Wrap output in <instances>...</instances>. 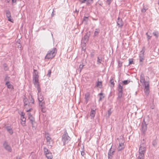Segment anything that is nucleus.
Segmentation results:
<instances>
[{"label": "nucleus", "mask_w": 159, "mask_h": 159, "mask_svg": "<svg viewBox=\"0 0 159 159\" xmlns=\"http://www.w3.org/2000/svg\"><path fill=\"white\" fill-rule=\"evenodd\" d=\"M140 81L142 84L144 86L145 88L144 90L145 94L147 96H148L149 93V83L148 81H145L144 76L143 73H141V74Z\"/></svg>", "instance_id": "1"}, {"label": "nucleus", "mask_w": 159, "mask_h": 159, "mask_svg": "<svg viewBox=\"0 0 159 159\" xmlns=\"http://www.w3.org/2000/svg\"><path fill=\"white\" fill-rule=\"evenodd\" d=\"M140 144L139 151V156L137 159H144L145 153L146 151V145L144 139Z\"/></svg>", "instance_id": "2"}, {"label": "nucleus", "mask_w": 159, "mask_h": 159, "mask_svg": "<svg viewBox=\"0 0 159 159\" xmlns=\"http://www.w3.org/2000/svg\"><path fill=\"white\" fill-rule=\"evenodd\" d=\"M57 50L56 48H53L51 50L49 51L45 57V59H52L56 55Z\"/></svg>", "instance_id": "3"}, {"label": "nucleus", "mask_w": 159, "mask_h": 159, "mask_svg": "<svg viewBox=\"0 0 159 159\" xmlns=\"http://www.w3.org/2000/svg\"><path fill=\"white\" fill-rule=\"evenodd\" d=\"M70 140V137L68 136V133L66 131L62 137V141L63 143V145H65Z\"/></svg>", "instance_id": "4"}, {"label": "nucleus", "mask_w": 159, "mask_h": 159, "mask_svg": "<svg viewBox=\"0 0 159 159\" xmlns=\"http://www.w3.org/2000/svg\"><path fill=\"white\" fill-rule=\"evenodd\" d=\"M28 119H29L30 122L32 124L33 129H35L37 126V123L35 121L34 118L30 113H28Z\"/></svg>", "instance_id": "5"}, {"label": "nucleus", "mask_w": 159, "mask_h": 159, "mask_svg": "<svg viewBox=\"0 0 159 159\" xmlns=\"http://www.w3.org/2000/svg\"><path fill=\"white\" fill-rule=\"evenodd\" d=\"M145 52V47H143L142 50L140 51V53L139 54V62H143L144 60V52Z\"/></svg>", "instance_id": "6"}, {"label": "nucleus", "mask_w": 159, "mask_h": 159, "mask_svg": "<svg viewBox=\"0 0 159 159\" xmlns=\"http://www.w3.org/2000/svg\"><path fill=\"white\" fill-rule=\"evenodd\" d=\"M148 124L146 123L144 120L143 122L142 123V131L143 134H145V132L147 129V125Z\"/></svg>", "instance_id": "7"}, {"label": "nucleus", "mask_w": 159, "mask_h": 159, "mask_svg": "<svg viewBox=\"0 0 159 159\" xmlns=\"http://www.w3.org/2000/svg\"><path fill=\"white\" fill-rule=\"evenodd\" d=\"M33 83L35 85V86L36 88H37L38 93H39L41 91V89L39 86V80H33Z\"/></svg>", "instance_id": "8"}, {"label": "nucleus", "mask_w": 159, "mask_h": 159, "mask_svg": "<svg viewBox=\"0 0 159 159\" xmlns=\"http://www.w3.org/2000/svg\"><path fill=\"white\" fill-rule=\"evenodd\" d=\"M112 146L111 147V148L110 149L108 152V159H111L112 158L113 155L114 154V149L112 148Z\"/></svg>", "instance_id": "9"}, {"label": "nucleus", "mask_w": 159, "mask_h": 159, "mask_svg": "<svg viewBox=\"0 0 159 159\" xmlns=\"http://www.w3.org/2000/svg\"><path fill=\"white\" fill-rule=\"evenodd\" d=\"M34 72L33 74V80H38L39 75L38 73L36 70H34Z\"/></svg>", "instance_id": "10"}, {"label": "nucleus", "mask_w": 159, "mask_h": 159, "mask_svg": "<svg viewBox=\"0 0 159 159\" xmlns=\"http://www.w3.org/2000/svg\"><path fill=\"white\" fill-rule=\"evenodd\" d=\"M93 0H80L81 3H86L87 6H89L93 2Z\"/></svg>", "instance_id": "11"}, {"label": "nucleus", "mask_w": 159, "mask_h": 159, "mask_svg": "<svg viewBox=\"0 0 159 159\" xmlns=\"http://www.w3.org/2000/svg\"><path fill=\"white\" fill-rule=\"evenodd\" d=\"M117 25L119 27L121 28L123 25V23L121 19L118 17L117 20Z\"/></svg>", "instance_id": "12"}, {"label": "nucleus", "mask_w": 159, "mask_h": 159, "mask_svg": "<svg viewBox=\"0 0 159 159\" xmlns=\"http://www.w3.org/2000/svg\"><path fill=\"white\" fill-rule=\"evenodd\" d=\"M23 102L25 108H27L30 105V103L28 102L27 98L25 97L23 99Z\"/></svg>", "instance_id": "13"}, {"label": "nucleus", "mask_w": 159, "mask_h": 159, "mask_svg": "<svg viewBox=\"0 0 159 159\" xmlns=\"http://www.w3.org/2000/svg\"><path fill=\"white\" fill-rule=\"evenodd\" d=\"M3 146L4 148L7 150L8 151H10V146L8 144V143H7V141H5L4 142Z\"/></svg>", "instance_id": "14"}, {"label": "nucleus", "mask_w": 159, "mask_h": 159, "mask_svg": "<svg viewBox=\"0 0 159 159\" xmlns=\"http://www.w3.org/2000/svg\"><path fill=\"white\" fill-rule=\"evenodd\" d=\"M5 80L6 81V84L7 85L8 88L10 89V83L9 82V77L6 76Z\"/></svg>", "instance_id": "15"}, {"label": "nucleus", "mask_w": 159, "mask_h": 159, "mask_svg": "<svg viewBox=\"0 0 159 159\" xmlns=\"http://www.w3.org/2000/svg\"><path fill=\"white\" fill-rule=\"evenodd\" d=\"M45 138H46L47 144L49 145L50 143L52 142V140L51 139V138L49 136L48 134H46L45 135Z\"/></svg>", "instance_id": "16"}, {"label": "nucleus", "mask_w": 159, "mask_h": 159, "mask_svg": "<svg viewBox=\"0 0 159 159\" xmlns=\"http://www.w3.org/2000/svg\"><path fill=\"white\" fill-rule=\"evenodd\" d=\"M38 99L39 102H41L43 101V97L41 94L39 93H38Z\"/></svg>", "instance_id": "17"}, {"label": "nucleus", "mask_w": 159, "mask_h": 159, "mask_svg": "<svg viewBox=\"0 0 159 159\" xmlns=\"http://www.w3.org/2000/svg\"><path fill=\"white\" fill-rule=\"evenodd\" d=\"M124 148V143H119V145L117 148L118 151H120Z\"/></svg>", "instance_id": "18"}, {"label": "nucleus", "mask_w": 159, "mask_h": 159, "mask_svg": "<svg viewBox=\"0 0 159 159\" xmlns=\"http://www.w3.org/2000/svg\"><path fill=\"white\" fill-rule=\"evenodd\" d=\"M45 155L48 159H52V156L51 152H49L46 153Z\"/></svg>", "instance_id": "19"}, {"label": "nucleus", "mask_w": 159, "mask_h": 159, "mask_svg": "<svg viewBox=\"0 0 159 159\" xmlns=\"http://www.w3.org/2000/svg\"><path fill=\"white\" fill-rule=\"evenodd\" d=\"M95 113L96 112L95 110L91 109L90 114V116H91V118H93L94 117Z\"/></svg>", "instance_id": "20"}, {"label": "nucleus", "mask_w": 159, "mask_h": 159, "mask_svg": "<svg viewBox=\"0 0 159 159\" xmlns=\"http://www.w3.org/2000/svg\"><path fill=\"white\" fill-rule=\"evenodd\" d=\"M6 15L7 17L8 18V20L10 21V12L9 10L6 11Z\"/></svg>", "instance_id": "21"}, {"label": "nucleus", "mask_w": 159, "mask_h": 159, "mask_svg": "<svg viewBox=\"0 0 159 159\" xmlns=\"http://www.w3.org/2000/svg\"><path fill=\"white\" fill-rule=\"evenodd\" d=\"M20 39H18L16 43V45L18 48H21V44L20 43Z\"/></svg>", "instance_id": "22"}, {"label": "nucleus", "mask_w": 159, "mask_h": 159, "mask_svg": "<svg viewBox=\"0 0 159 159\" xmlns=\"http://www.w3.org/2000/svg\"><path fill=\"white\" fill-rule=\"evenodd\" d=\"M118 90L119 92H123V87L122 86L120 85V83L118 85Z\"/></svg>", "instance_id": "23"}, {"label": "nucleus", "mask_w": 159, "mask_h": 159, "mask_svg": "<svg viewBox=\"0 0 159 159\" xmlns=\"http://www.w3.org/2000/svg\"><path fill=\"white\" fill-rule=\"evenodd\" d=\"M39 102V106L40 107H45V103L44 101H41Z\"/></svg>", "instance_id": "24"}, {"label": "nucleus", "mask_w": 159, "mask_h": 159, "mask_svg": "<svg viewBox=\"0 0 159 159\" xmlns=\"http://www.w3.org/2000/svg\"><path fill=\"white\" fill-rule=\"evenodd\" d=\"M96 86L100 88H101L102 87V82L101 81H98L97 82Z\"/></svg>", "instance_id": "25"}, {"label": "nucleus", "mask_w": 159, "mask_h": 159, "mask_svg": "<svg viewBox=\"0 0 159 159\" xmlns=\"http://www.w3.org/2000/svg\"><path fill=\"white\" fill-rule=\"evenodd\" d=\"M123 92H119L118 93V98H117V99L119 101H121V98L122 94Z\"/></svg>", "instance_id": "26"}, {"label": "nucleus", "mask_w": 159, "mask_h": 159, "mask_svg": "<svg viewBox=\"0 0 159 159\" xmlns=\"http://www.w3.org/2000/svg\"><path fill=\"white\" fill-rule=\"evenodd\" d=\"M102 57H98V60L97 61V63L98 64H99L101 63V62L102 61Z\"/></svg>", "instance_id": "27"}, {"label": "nucleus", "mask_w": 159, "mask_h": 159, "mask_svg": "<svg viewBox=\"0 0 159 159\" xmlns=\"http://www.w3.org/2000/svg\"><path fill=\"white\" fill-rule=\"evenodd\" d=\"M100 30L99 29H96L94 33V36H97L98 35Z\"/></svg>", "instance_id": "28"}, {"label": "nucleus", "mask_w": 159, "mask_h": 159, "mask_svg": "<svg viewBox=\"0 0 159 159\" xmlns=\"http://www.w3.org/2000/svg\"><path fill=\"white\" fill-rule=\"evenodd\" d=\"M148 9V8L147 6H146L145 5L144 6L143 8L141 10V12L143 13H144L146 11V10Z\"/></svg>", "instance_id": "29"}, {"label": "nucleus", "mask_w": 159, "mask_h": 159, "mask_svg": "<svg viewBox=\"0 0 159 159\" xmlns=\"http://www.w3.org/2000/svg\"><path fill=\"white\" fill-rule=\"evenodd\" d=\"M153 34L156 38H157L159 36V32L158 31H154Z\"/></svg>", "instance_id": "30"}, {"label": "nucleus", "mask_w": 159, "mask_h": 159, "mask_svg": "<svg viewBox=\"0 0 159 159\" xmlns=\"http://www.w3.org/2000/svg\"><path fill=\"white\" fill-rule=\"evenodd\" d=\"M84 65L83 64H80L79 66V68L78 69V71L80 73L81 72L82 70V69Z\"/></svg>", "instance_id": "31"}, {"label": "nucleus", "mask_w": 159, "mask_h": 159, "mask_svg": "<svg viewBox=\"0 0 159 159\" xmlns=\"http://www.w3.org/2000/svg\"><path fill=\"white\" fill-rule=\"evenodd\" d=\"M114 78H112L110 80V84L113 85V86H114L115 84L114 82Z\"/></svg>", "instance_id": "32"}, {"label": "nucleus", "mask_w": 159, "mask_h": 159, "mask_svg": "<svg viewBox=\"0 0 159 159\" xmlns=\"http://www.w3.org/2000/svg\"><path fill=\"white\" fill-rule=\"evenodd\" d=\"M88 16H84L83 20V21L85 22L86 23L88 21Z\"/></svg>", "instance_id": "33"}, {"label": "nucleus", "mask_w": 159, "mask_h": 159, "mask_svg": "<svg viewBox=\"0 0 159 159\" xmlns=\"http://www.w3.org/2000/svg\"><path fill=\"white\" fill-rule=\"evenodd\" d=\"M129 81H128L127 80H125L122 81V83L124 85H126L128 84L129 82Z\"/></svg>", "instance_id": "34"}, {"label": "nucleus", "mask_w": 159, "mask_h": 159, "mask_svg": "<svg viewBox=\"0 0 159 159\" xmlns=\"http://www.w3.org/2000/svg\"><path fill=\"white\" fill-rule=\"evenodd\" d=\"M45 108V107H40L39 108L40 109V110H41V111L42 112L44 113V112H45V111H46Z\"/></svg>", "instance_id": "35"}, {"label": "nucleus", "mask_w": 159, "mask_h": 159, "mask_svg": "<svg viewBox=\"0 0 159 159\" xmlns=\"http://www.w3.org/2000/svg\"><path fill=\"white\" fill-rule=\"evenodd\" d=\"M21 120L23 121H26V119L24 117L23 115H21Z\"/></svg>", "instance_id": "36"}, {"label": "nucleus", "mask_w": 159, "mask_h": 159, "mask_svg": "<svg viewBox=\"0 0 159 159\" xmlns=\"http://www.w3.org/2000/svg\"><path fill=\"white\" fill-rule=\"evenodd\" d=\"M157 144V141L156 140H153L152 142V144L153 146H155Z\"/></svg>", "instance_id": "37"}, {"label": "nucleus", "mask_w": 159, "mask_h": 159, "mask_svg": "<svg viewBox=\"0 0 159 159\" xmlns=\"http://www.w3.org/2000/svg\"><path fill=\"white\" fill-rule=\"evenodd\" d=\"M17 0H11L12 4L13 5H15L16 4Z\"/></svg>", "instance_id": "38"}, {"label": "nucleus", "mask_w": 159, "mask_h": 159, "mask_svg": "<svg viewBox=\"0 0 159 159\" xmlns=\"http://www.w3.org/2000/svg\"><path fill=\"white\" fill-rule=\"evenodd\" d=\"M44 153H45V154H46V153L49 152V150L48 148H44Z\"/></svg>", "instance_id": "39"}, {"label": "nucleus", "mask_w": 159, "mask_h": 159, "mask_svg": "<svg viewBox=\"0 0 159 159\" xmlns=\"http://www.w3.org/2000/svg\"><path fill=\"white\" fill-rule=\"evenodd\" d=\"M51 73V70H48V73L47 74V76L49 77L50 76V75Z\"/></svg>", "instance_id": "40"}, {"label": "nucleus", "mask_w": 159, "mask_h": 159, "mask_svg": "<svg viewBox=\"0 0 159 159\" xmlns=\"http://www.w3.org/2000/svg\"><path fill=\"white\" fill-rule=\"evenodd\" d=\"M25 121H21V122H20L21 124L23 126H25Z\"/></svg>", "instance_id": "41"}, {"label": "nucleus", "mask_w": 159, "mask_h": 159, "mask_svg": "<svg viewBox=\"0 0 159 159\" xmlns=\"http://www.w3.org/2000/svg\"><path fill=\"white\" fill-rule=\"evenodd\" d=\"M95 52L94 51L92 52L90 54V56L91 57H93L94 56Z\"/></svg>", "instance_id": "42"}, {"label": "nucleus", "mask_w": 159, "mask_h": 159, "mask_svg": "<svg viewBox=\"0 0 159 159\" xmlns=\"http://www.w3.org/2000/svg\"><path fill=\"white\" fill-rule=\"evenodd\" d=\"M30 102L33 104H34V99L33 98L32 96H31V99L30 100Z\"/></svg>", "instance_id": "43"}, {"label": "nucleus", "mask_w": 159, "mask_h": 159, "mask_svg": "<svg viewBox=\"0 0 159 159\" xmlns=\"http://www.w3.org/2000/svg\"><path fill=\"white\" fill-rule=\"evenodd\" d=\"M84 38L85 40L87 41L89 39V36H88L86 34L84 36Z\"/></svg>", "instance_id": "44"}, {"label": "nucleus", "mask_w": 159, "mask_h": 159, "mask_svg": "<svg viewBox=\"0 0 159 159\" xmlns=\"http://www.w3.org/2000/svg\"><path fill=\"white\" fill-rule=\"evenodd\" d=\"M111 1L112 0H107L106 2L108 5H110Z\"/></svg>", "instance_id": "45"}, {"label": "nucleus", "mask_w": 159, "mask_h": 159, "mask_svg": "<svg viewBox=\"0 0 159 159\" xmlns=\"http://www.w3.org/2000/svg\"><path fill=\"white\" fill-rule=\"evenodd\" d=\"M5 128L9 132H10V127L8 126H6Z\"/></svg>", "instance_id": "46"}, {"label": "nucleus", "mask_w": 159, "mask_h": 159, "mask_svg": "<svg viewBox=\"0 0 159 159\" xmlns=\"http://www.w3.org/2000/svg\"><path fill=\"white\" fill-rule=\"evenodd\" d=\"M133 63V61L132 59H129V65Z\"/></svg>", "instance_id": "47"}, {"label": "nucleus", "mask_w": 159, "mask_h": 159, "mask_svg": "<svg viewBox=\"0 0 159 159\" xmlns=\"http://www.w3.org/2000/svg\"><path fill=\"white\" fill-rule=\"evenodd\" d=\"M89 93H86L85 95V98L87 99L89 98Z\"/></svg>", "instance_id": "48"}, {"label": "nucleus", "mask_w": 159, "mask_h": 159, "mask_svg": "<svg viewBox=\"0 0 159 159\" xmlns=\"http://www.w3.org/2000/svg\"><path fill=\"white\" fill-rule=\"evenodd\" d=\"M108 113L109 114V115H110V114L111 113V109H110L108 111Z\"/></svg>", "instance_id": "49"}, {"label": "nucleus", "mask_w": 159, "mask_h": 159, "mask_svg": "<svg viewBox=\"0 0 159 159\" xmlns=\"http://www.w3.org/2000/svg\"><path fill=\"white\" fill-rule=\"evenodd\" d=\"M26 111L27 112L31 111L32 110V108H30L29 109H27V108H26Z\"/></svg>", "instance_id": "50"}, {"label": "nucleus", "mask_w": 159, "mask_h": 159, "mask_svg": "<svg viewBox=\"0 0 159 159\" xmlns=\"http://www.w3.org/2000/svg\"><path fill=\"white\" fill-rule=\"evenodd\" d=\"M152 36H150L149 35H148L147 39L148 40L150 39H151Z\"/></svg>", "instance_id": "51"}, {"label": "nucleus", "mask_w": 159, "mask_h": 159, "mask_svg": "<svg viewBox=\"0 0 159 159\" xmlns=\"http://www.w3.org/2000/svg\"><path fill=\"white\" fill-rule=\"evenodd\" d=\"M85 154V153L84 151H82L81 152V155L82 156H83Z\"/></svg>", "instance_id": "52"}, {"label": "nucleus", "mask_w": 159, "mask_h": 159, "mask_svg": "<svg viewBox=\"0 0 159 159\" xmlns=\"http://www.w3.org/2000/svg\"><path fill=\"white\" fill-rule=\"evenodd\" d=\"M104 98V96H101L100 97L99 99V101H101L103 98Z\"/></svg>", "instance_id": "53"}, {"label": "nucleus", "mask_w": 159, "mask_h": 159, "mask_svg": "<svg viewBox=\"0 0 159 159\" xmlns=\"http://www.w3.org/2000/svg\"><path fill=\"white\" fill-rule=\"evenodd\" d=\"M10 87H11V90L13 89V87L12 85H11Z\"/></svg>", "instance_id": "54"}, {"label": "nucleus", "mask_w": 159, "mask_h": 159, "mask_svg": "<svg viewBox=\"0 0 159 159\" xmlns=\"http://www.w3.org/2000/svg\"><path fill=\"white\" fill-rule=\"evenodd\" d=\"M4 70H7V66H4Z\"/></svg>", "instance_id": "55"}, {"label": "nucleus", "mask_w": 159, "mask_h": 159, "mask_svg": "<svg viewBox=\"0 0 159 159\" xmlns=\"http://www.w3.org/2000/svg\"><path fill=\"white\" fill-rule=\"evenodd\" d=\"M99 95L100 96H102L103 95V93H101L99 94Z\"/></svg>", "instance_id": "56"}, {"label": "nucleus", "mask_w": 159, "mask_h": 159, "mask_svg": "<svg viewBox=\"0 0 159 159\" xmlns=\"http://www.w3.org/2000/svg\"><path fill=\"white\" fill-rule=\"evenodd\" d=\"M53 15H54V13H53V11L52 12V16H53Z\"/></svg>", "instance_id": "57"}, {"label": "nucleus", "mask_w": 159, "mask_h": 159, "mask_svg": "<svg viewBox=\"0 0 159 159\" xmlns=\"http://www.w3.org/2000/svg\"><path fill=\"white\" fill-rule=\"evenodd\" d=\"M10 132H11V134H12V133H13V132H12V131H11H11H10Z\"/></svg>", "instance_id": "58"}, {"label": "nucleus", "mask_w": 159, "mask_h": 159, "mask_svg": "<svg viewBox=\"0 0 159 159\" xmlns=\"http://www.w3.org/2000/svg\"><path fill=\"white\" fill-rule=\"evenodd\" d=\"M10 21H11V22H13V21H12V19H11V20H10Z\"/></svg>", "instance_id": "59"}, {"label": "nucleus", "mask_w": 159, "mask_h": 159, "mask_svg": "<svg viewBox=\"0 0 159 159\" xmlns=\"http://www.w3.org/2000/svg\"><path fill=\"white\" fill-rule=\"evenodd\" d=\"M146 34L147 35V36H148V32L146 33Z\"/></svg>", "instance_id": "60"}, {"label": "nucleus", "mask_w": 159, "mask_h": 159, "mask_svg": "<svg viewBox=\"0 0 159 159\" xmlns=\"http://www.w3.org/2000/svg\"><path fill=\"white\" fill-rule=\"evenodd\" d=\"M75 12H77V10H75Z\"/></svg>", "instance_id": "61"}, {"label": "nucleus", "mask_w": 159, "mask_h": 159, "mask_svg": "<svg viewBox=\"0 0 159 159\" xmlns=\"http://www.w3.org/2000/svg\"><path fill=\"white\" fill-rule=\"evenodd\" d=\"M158 4H159V2H158Z\"/></svg>", "instance_id": "62"}]
</instances>
